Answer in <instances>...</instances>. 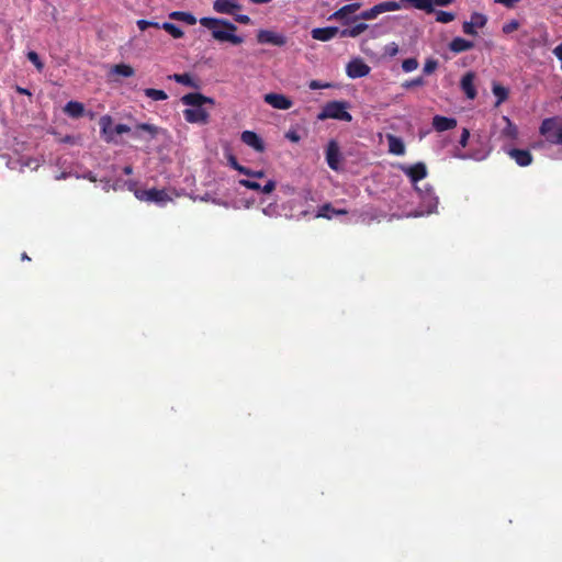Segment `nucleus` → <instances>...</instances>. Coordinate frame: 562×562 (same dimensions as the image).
Returning <instances> with one entry per match:
<instances>
[{
    "mask_svg": "<svg viewBox=\"0 0 562 562\" xmlns=\"http://www.w3.org/2000/svg\"><path fill=\"white\" fill-rule=\"evenodd\" d=\"M408 7H414L415 9L424 10L427 13L435 12L434 7H431V0L384 1L373 5L368 10L360 12L352 20H373L382 13L407 9Z\"/></svg>",
    "mask_w": 562,
    "mask_h": 562,
    "instance_id": "f257e3e1",
    "label": "nucleus"
},
{
    "mask_svg": "<svg viewBox=\"0 0 562 562\" xmlns=\"http://www.w3.org/2000/svg\"><path fill=\"white\" fill-rule=\"evenodd\" d=\"M181 102L188 108L183 110L184 120L188 123L192 124H206L209 122V112L203 109V104L209 103L214 105V100L212 98L205 97L200 92H191L187 93L181 98Z\"/></svg>",
    "mask_w": 562,
    "mask_h": 562,
    "instance_id": "f03ea898",
    "label": "nucleus"
},
{
    "mask_svg": "<svg viewBox=\"0 0 562 562\" xmlns=\"http://www.w3.org/2000/svg\"><path fill=\"white\" fill-rule=\"evenodd\" d=\"M200 24L212 31L214 40L220 42H228L233 45H239L244 42L241 36L235 34L237 26L228 20L217 18H201Z\"/></svg>",
    "mask_w": 562,
    "mask_h": 562,
    "instance_id": "7ed1b4c3",
    "label": "nucleus"
},
{
    "mask_svg": "<svg viewBox=\"0 0 562 562\" xmlns=\"http://www.w3.org/2000/svg\"><path fill=\"white\" fill-rule=\"evenodd\" d=\"M539 134L546 144L562 146V116L544 119L540 124Z\"/></svg>",
    "mask_w": 562,
    "mask_h": 562,
    "instance_id": "20e7f679",
    "label": "nucleus"
},
{
    "mask_svg": "<svg viewBox=\"0 0 562 562\" xmlns=\"http://www.w3.org/2000/svg\"><path fill=\"white\" fill-rule=\"evenodd\" d=\"M348 108L349 104L346 101H329L323 106L322 111L317 115V119L319 121L334 119L345 122H351L352 116L347 111Z\"/></svg>",
    "mask_w": 562,
    "mask_h": 562,
    "instance_id": "39448f33",
    "label": "nucleus"
},
{
    "mask_svg": "<svg viewBox=\"0 0 562 562\" xmlns=\"http://www.w3.org/2000/svg\"><path fill=\"white\" fill-rule=\"evenodd\" d=\"M134 194L140 201L153 202L160 205H164L171 200L164 189L159 190L153 188L148 190H136Z\"/></svg>",
    "mask_w": 562,
    "mask_h": 562,
    "instance_id": "423d86ee",
    "label": "nucleus"
},
{
    "mask_svg": "<svg viewBox=\"0 0 562 562\" xmlns=\"http://www.w3.org/2000/svg\"><path fill=\"white\" fill-rule=\"evenodd\" d=\"M325 158L331 170L338 171L341 168L342 154L337 140L330 139L327 144Z\"/></svg>",
    "mask_w": 562,
    "mask_h": 562,
    "instance_id": "0eeeda50",
    "label": "nucleus"
},
{
    "mask_svg": "<svg viewBox=\"0 0 562 562\" xmlns=\"http://www.w3.org/2000/svg\"><path fill=\"white\" fill-rule=\"evenodd\" d=\"M400 169L414 186H416L418 181L425 179L428 175L427 167L422 161L411 166L400 165Z\"/></svg>",
    "mask_w": 562,
    "mask_h": 562,
    "instance_id": "6e6552de",
    "label": "nucleus"
},
{
    "mask_svg": "<svg viewBox=\"0 0 562 562\" xmlns=\"http://www.w3.org/2000/svg\"><path fill=\"white\" fill-rule=\"evenodd\" d=\"M257 41L260 44H270L273 46H284L288 42L283 34L269 30H260L257 34Z\"/></svg>",
    "mask_w": 562,
    "mask_h": 562,
    "instance_id": "1a4fd4ad",
    "label": "nucleus"
},
{
    "mask_svg": "<svg viewBox=\"0 0 562 562\" xmlns=\"http://www.w3.org/2000/svg\"><path fill=\"white\" fill-rule=\"evenodd\" d=\"M370 70L371 68L360 58L352 59L346 67L347 76L352 79L366 77Z\"/></svg>",
    "mask_w": 562,
    "mask_h": 562,
    "instance_id": "9d476101",
    "label": "nucleus"
},
{
    "mask_svg": "<svg viewBox=\"0 0 562 562\" xmlns=\"http://www.w3.org/2000/svg\"><path fill=\"white\" fill-rule=\"evenodd\" d=\"M241 9V4L236 0H215L213 2V10L221 14L235 15V13Z\"/></svg>",
    "mask_w": 562,
    "mask_h": 562,
    "instance_id": "9b49d317",
    "label": "nucleus"
},
{
    "mask_svg": "<svg viewBox=\"0 0 562 562\" xmlns=\"http://www.w3.org/2000/svg\"><path fill=\"white\" fill-rule=\"evenodd\" d=\"M360 8H361L360 2H353V3L346 4V5L341 7L340 9H338L337 11H335L329 16V20L341 21L342 24H349L351 21V19H349V14L355 13Z\"/></svg>",
    "mask_w": 562,
    "mask_h": 562,
    "instance_id": "f8f14e48",
    "label": "nucleus"
},
{
    "mask_svg": "<svg viewBox=\"0 0 562 562\" xmlns=\"http://www.w3.org/2000/svg\"><path fill=\"white\" fill-rule=\"evenodd\" d=\"M266 103L278 110H289L293 102L284 94L280 93H267L263 97Z\"/></svg>",
    "mask_w": 562,
    "mask_h": 562,
    "instance_id": "ddd939ff",
    "label": "nucleus"
},
{
    "mask_svg": "<svg viewBox=\"0 0 562 562\" xmlns=\"http://www.w3.org/2000/svg\"><path fill=\"white\" fill-rule=\"evenodd\" d=\"M240 139L247 146L254 148L258 153L265 151V143L259 135L252 131H244Z\"/></svg>",
    "mask_w": 562,
    "mask_h": 562,
    "instance_id": "4468645a",
    "label": "nucleus"
},
{
    "mask_svg": "<svg viewBox=\"0 0 562 562\" xmlns=\"http://www.w3.org/2000/svg\"><path fill=\"white\" fill-rule=\"evenodd\" d=\"M337 34L340 35V30L337 26L316 27L311 32L312 38L321 42L330 41Z\"/></svg>",
    "mask_w": 562,
    "mask_h": 562,
    "instance_id": "2eb2a0df",
    "label": "nucleus"
},
{
    "mask_svg": "<svg viewBox=\"0 0 562 562\" xmlns=\"http://www.w3.org/2000/svg\"><path fill=\"white\" fill-rule=\"evenodd\" d=\"M508 155L520 167H527L532 162V155L527 149L512 148Z\"/></svg>",
    "mask_w": 562,
    "mask_h": 562,
    "instance_id": "dca6fc26",
    "label": "nucleus"
},
{
    "mask_svg": "<svg viewBox=\"0 0 562 562\" xmlns=\"http://www.w3.org/2000/svg\"><path fill=\"white\" fill-rule=\"evenodd\" d=\"M100 127H101V134L103 136V139L106 142V143H113L115 142L114 140V127L112 126L113 125V121H112V117L109 116V115H104L100 119Z\"/></svg>",
    "mask_w": 562,
    "mask_h": 562,
    "instance_id": "f3484780",
    "label": "nucleus"
},
{
    "mask_svg": "<svg viewBox=\"0 0 562 562\" xmlns=\"http://www.w3.org/2000/svg\"><path fill=\"white\" fill-rule=\"evenodd\" d=\"M457 126V120L453 117H446L441 115H435L432 119V127L437 132H445L452 130Z\"/></svg>",
    "mask_w": 562,
    "mask_h": 562,
    "instance_id": "a211bd4d",
    "label": "nucleus"
},
{
    "mask_svg": "<svg viewBox=\"0 0 562 562\" xmlns=\"http://www.w3.org/2000/svg\"><path fill=\"white\" fill-rule=\"evenodd\" d=\"M449 49L454 54H460L470 50L474 47V42L465 40L463 37H454L449 43Z\"/></svg>",
    "mask_w": 562,
    "mask_h": 562,
    "instance_id": "6ab92c4d",
    "label": "nucleus"
},
{
    "mask_svg": "<svg viewBox=\"0 0 562 562\" xmlns=\"http://www.w3.org/2000/svg\"><path fill=\"white\" fill-rule=\"evenodd\" d=\"M461 89L465 93V95L473 100L476 97V90L474 87V74L467 72L461 79Z\"/></svg>",
    "mask_w": 562,
    "mask_h": 562,
    "instance_id": "aec40b11",
    "label": "nucleus"
},
{
    "mask_svg": "<svg viewBox=\"0 0 562 562\" xmlns=\"http://www.w3.org/2000/svg\"><path fill=\"white\" fill-rule=\"evenodd\" d=\"M389 151L396 156H403L405 154V144L402 138L387 134L386 136Z\"/></svg>",
    "mask_w": 562,
    "mask_h": 562,
    "instance_id": "412c9836",
    "label": "nucleus"
},
{
    "mask_svg": "<svg viewBox=\"0 0 562 562\" xmlns=\"http://www.w3.org/2000/svg\"><path fill=\"white\" fill-rule=\"evenodd\" d=\"M64 112L72 119H79L85 114V105L78 101H69L66 103Z\"/></svg>",
    "mask_w": 562,
    "mask_h": 562,
    "instance_id": "4be33fe9",
    "label": "nucleus"
},
{
    "mask_svg": "<svg viewBox=\"0 0 562 562\" xmlns=\"http://www.w3.org/2000/svg\"><path fill=\"white\" fill-rule=\"evenodd\" d=\"M345 214H347L346 210H336L331 206L330 203H325L318 209L316 217H324V218L330 220L333 217V215H345Z\"/></svg>",
    "mask_w": 562,
    "mask_h": 562,
    "instance_id": "5701e85b",
    "label": "nucleus"
},
{
    "mask_svg": "<svg viewBox=\"0 0 562 562\" xmlns=\"http://www.w3.org/2000/svg\"><path fill=\"white\" fill-rule=\"evenodd\" d=\"M369 29L367 23H357L349 29H344L340 31L341 37H357Z\"/></svg>",
    "mask_w": 562,
    "mask_h": 562,
    "instance_id": "b1692460",
    "label": "nucleus"
},
{
    "mask_svg": "<svg viewBox=\"0 0 562 562\" xmlns=\"http://www.w3.org/2000/svg\"><path fill=\"white\" fill-rule=\"evenodd\" d=\"M169 18L171 20H177V21L184 22V23H187L189 25H194L196 23V18L192 13H190V12L172 11L169 14Z\"/></svg>",
    "mask_w": 562,
    "mask_h": 562,
    "instance_id": "393cba45",
    "label": "nucleus"
},
{
    "mask_svg": "<svg viewBox=\"0 0 562 562\" xmlns=\"http://www.w3.org/2000/svg\"><path fill=\"white\" fill-rule=\"evenodd\" d=\"M492 91H493V94L496 97V105H499L502 104L503 102H505L508 98V89L497 82H493V86H492Z\"/></svg>",
    "mask_w": 562,
    "mask_h": 562,
    "instance_id": "a878e982",
    "label": "nucleus"
},
{
    "mask_svg": "<svg viewBox=\"0 0 562 562\" xmlns=\"http://www.w3.org/2000/svg\"><path fill=\"white\" fill-rule=\"evenodd\" d=\"M144 94L154 101H164L168 98V94L164 90L146 88Z\"/></svg>",
    "mask_w": 562,
    "mask_h": 562,
    "instance_id": "bb28decb",
    "label": "nucleus"
},
{
    "mask_svg": "<svg viewBox=\"0 0 562 562\" xmlns=\"http://www.w3.org/2000/svg\"><path fill=\"white\" fill-rule=\"evenodd\" d=\"M160 27L168 32L173 38H181L184 35L179 26L170 22H164Z\"/></svg>",
    "mask_w": 562,
    "mask_h": 562,
    "instance_id": "cd10ccee",
    "label": "nucleus"
},
{
    "mask_svg": "<svg viewBox=\"0 0 562 562\" xmlns=\"http://www.w3.org/2000/svg\"><path fill=\"white\" fill-rule=\"evenodd\" d=\"M112 72L123 77H132L135 74L134 68L126 64L114 65L112 68Z\"/></svg>",
    "mask_w": 562,
    "mask_h": 562,
    "instance_id": "c85d7f7f",
    "label": "nucleus"
},
{
    "mask_svg": "<svg viewBox=\"0 0 562 562\" xmlns=\"http://www.w3.org/2000/svg\"><path fill=\"white\" fill-rule=\"evenodd\" d=\"M471 23H473V25L475 27H479V29H482L486 25L487 23V18L486 15H484L483 13H479V12H473L471 14V20H470Z\"/></svg>",
    "mask_w": 562,
    "mask_h": 562,
    "instance_id": "c756f323",
    "label": "nucleus"
},
{
    "mask_svg": "<svg viewBox=\"0 0 562 562\" xmlns=\"http://www.w3.org/2000/svg\"><path fill=\"white\" fill-rule=\"evenodd\" d=\"M170 78L173 79L176 82L184 86H194L193 80L189 74H175Z\"/></svg>",
    "mask_w": 562,
    "mask_h": 562,
    "instance_id": "7c9ffc66",
    "label": "nucleus"
},
{
    "mask_svg": "<svg viewBox=\"0 0 562 562\" xmlns=\"http://www.w3.org/2000/svg\"><path fill=\"white\" fill-rule=\"evenodd\" d=\"M26 56H27V59L36 67V69L40 72L44 69V63L41 60V58L36 52L30 50Z\"/></svg>",
    "mask_w": 562,
    "mask_h": 562,
    "instance_id": "2f4dec72",
    "label": "nucleus"
},
{
    "mask_svg": "<svg viewBox=\"0 0 562 562\" xmlns=\"http://www.w3.org/2000/svg\"><path fill=\"white\" fill-rule=\"evenodd\" d=\"M456 15L451 12L447 11H437L436 12V21L440 23H449L453 21Z\"/></svg>",
    "mask_w": 562,
    "mask_h": 562,
    "instance_id": "473e14b6",
    "label": "nucleus"
},
{
    "mask_svg": "<svg viewBox=\"0 0 562 562\" xmlns=\"http://www.w3.org/2000/svg\"><path fill=\"white\" fill-rule=\"evenodd\" d=\"M418 67V60L416 58H407L404 59L402 63V69L405 72H411L417 69Z\"/></svg>",
    "mask_w": 562,
    "mask_h": 562,
    "instance_id": "72a5a7b5",
    "label": "nucleus"
},
{
    "mask_svg": "<svg viewBox=\"0 0 562 562\" xmlns=\"http://www.w3.org/2000/svg\"><path fill=\"white\" fill-rule=\"evenodd\" d=\"M425 85V80L423 77H417V78H414V79H411V80H406L402 83V87L404 89H412V88H415V87H422Z\"/></svg>",
    "mask_w": 562,
    "mask_h": 562,
    "instance_id": "f704fd0d",
    "label": "nucleus"
},
{
    "mask_svg": "<svg viewBox=\"0 0 562 562\" xmlns=\"http://www.w3.org/2000/svg\"><path fill=\"white\" fill-rule=\"evenodd\" d=\"M520 26V23L517 20H510L509 22L505 23L502 27V31L504 34H510L515 31H517Z\"/></svg>",
    "mask_w": 562,
    "mask_h": 562,
    "instance_id": "c9c22d12",
    "label": "nucleus"
},
{
    "mask_svg": "<svg viewBox=\"0 0 562 562\" xmlns=\"http://www.w3.org/2000/svg\"><path fill=\"white\" fill-rule=\"evenodd\" d=\"M136 24H137V26H138V29L140 31H145L148 27L160 29V24L159 23L147 21V20H138Z\"/></svg>",
    "mask_w": 562,
    "mask_h": 562,
    "instance_id": "e433bc0d",
    "label": "nucleus"
},
{
    "mask_svg": "<svg viewBox=\"0 0 562 562\" xmlns=\"http://www.w3.org/2000/svg\"><path fill=\"white\" fill-rule=\"evenodd\" d=\"M228 162H229V166L233 169L237 170L239 173H248L247 172V167L241 166L240 164H238L237 159L233 155L229 156Z\"/></svg>",
    "mask_w": 562,
    "mask_h": 562,
    "instance_id": "4c0bfd02",
    "label": "nucleus"
},
{
    "mask_svg": "<svg viewBox=\"0 0 562 562\" xmlns=\"http://www.w3.org/2000/svg\"><path fill=\"white\" fill-rule=\"evenodd\" d=\"M239 184L247 189L255 190V191H260V189H261L260 183L252 181V180H248V179H240Z\"/></svg>",
    "mask_w": 562,
    "mask_h": 562,
    "instance_id": "58836bf2",
    "label": "nucleus"
},
{
    "mask_svg": "<svg viewBox=\"0 0 562 562\" xmlns=\"http://www.w3.org/2000/svg\"><path fill=\"white\" fill-rule=\"evenodd\" d=\"M137 130L148 132L153 137L157 135L158 128L155 125L148 123H140L137 125Z\"/></svg>",
    "mask_w": 562,
    "mask_h": 562,
    "instance_id": "ea45409f",
    "label": "nucleus"
},
{
    "mask_svg": "<svg viewBox=\"0 0 562 562\" xmlns=\"http://www.w3.org/2000/svg\"><path fill=\"white\" fill-rule=\"evenodd\" d=\"M462 31L467 35L476 36L477 32L475 30V26L470 21H465L462 24Z\"/></svg>",
    "mask_w": 562,
    "mask_h": 562,
    "instance_id": "a19ab883",
    "label": "nucleus"
},
{
    "mask_svg": "<svg viewBox=\"0 0 562 562\" xmlns=\"http://www.w3.org/2000/svg\"><path fill=\"white\" fill-rule=\"evenodd\" d=\"M438 63L435 59H428L424 65V74L430 75L437 69Z\"/></svg>",
    "mask_w": 562,
    "mask_h": 562,
    "instance_id": "79ce46f5",
    "label": "nucleus"
},
{
    "mask_svg": "<svg viewBox=\"0 0 562 562\" xmlns=\"http://www.w3.org/2000/svg\"><path fill=\"white\" fill-rule=\"evenodd\" d=\"M398 53V45L396 43H390L384 47V54L393 57Z\"/></svg>",
    "mask_w": 562,
    "mask_h": 562,
    "instance_id": "37998d69",
    "label": "nucleus"
},
{
    "mask_svg": "<svg viewBox=\"0 0 562 562\" xmlns=\"http://www.w3.org/2000/svg\"><path fill=\"white\" fill-rule=\"evenodd\" d=\"M234 20L240 24H250L251 23V20L248 15L246 14H237V12L235 13L234 15Z\"/></svg>",
    "mask_w": 562,
    "mask_h": 562,
    "instance_id": "c03bdc74",
    "label": "nucleus"
},
{
    "mask_svg": "<svg viewBox=\"0 0 562 562\" xmlns=\"http://www.w3.org/2000/svg\"><path fill=\"white\" fill-rule=\"evenodd\" d=\"M469 137H470V131L468 128H463L462 130V134H461L460 139H459V144L462 147H467L468 142H469Z\"/></svg>",
    "mask_w": 562,
    "mask_h": 562,
    "instance_id": "a18cd8bd",
    "label": "nucleus"
},
{
    "mask_svg": "<svg viewBox=\"0 0 562 562\" xmlns=\"http://www.w3.org/2000/svg\"><path fill=\"white\" fill-rule=\"evenodd\" d=\"M276 189V182L273 180H269L263 187H261L260 192L262 193H271Z\"/></svg>",
    "mask_w": 562,
    "mask_h": 562,
    "instance_id": "49530a36",
    "label": "nucleus"
},
{
    "mask_svg": "<svg viewBox=\"0 0 562 562\" xmlns=\"http://www.w3.org/2000/svg\"><path fill=\"white\" fill-rule=\"evenodd\" d=\"M308 87L310 89L312 90H317V89H324V88H328L329 85L328 83H322L321 81L318 80H312L310 83H308Z\"/></svg>",
    "mask_w": 562,
    "mask_h": 562,
    "instance_id": "de8ad7c7",
    "label": "nucleus"
},
{
    "mask_svg": "<svg viewBox=\"0 0 562 562\" xmlns=\"http://www.w3.org/2000/svg\"><path fill=\"white\" fill-rule=\"evenodd\" d=\"M131 131V127L126 124H116L114 126V132L115 134H124V133H128Z\"/></svg>",
    "mask_w": 562,
    "mask_h": 562,
    "instance_id": "09e8293b",
    "label": "nucleus"
},
{
    "mask_svg": "<svg viewBox=\"0 0 562 562\" xmlns=\"http://www.w3.org/2000/svg\"><path fill=\"white\" fill-rule=\"evenodd\" d=\"M247 172L248 173H244V175L248 176V177H254V178H262V177H265V171L263 170L254 171V170L247 168Z\"/></svg>",
    "mask_w": 562,
    "mask_h": 562,
    "instance_id": "8fccbe9b",
    "label": "nucleus"
},
{
    "mask_svg": "<svg viewBox=\"0 0 562 562\" xmlns=\"http://www.w3.org/2000/svg\"><path fill=\"white\" fill-rule=\"evenodd\" d=\"M520 0H494L495 3L504 4L507 8H513Z\"/></svg>",
    "mask_w": 562,
    "mask_h": 562,
    "instance_id": "3c124183",
    "label": "nucleus"
},
{
    "mask_svg": "<svg viewBox=\"0 0 562 562\" xmlns=\"http://www.w3.org/2000/svg\"><path fill=\"white\" fill-rule=\"evenodd\" d=\"M553 54L561 61V69H562V44L558 45L553 49Z\"/></svg>",
    "mask_w": 562,
    "mask_h": 562,
    "instance_id": "603ef678",
    "label": "nucleus"
},
{
    "mask_svg": "<svg viewBox=\"0 0 562 562\" xmlns=\"http://www.w3.org/2000/svg\"><path fill=\"white\" fill-rule=\"evenodd\" d=\"M453 1L454 0H431V5L435 3L437 5L445 7L452 3Z\"/></svg>",
    "mask_w": 562,
    "mask_h": 562,
    "instance_id": "864d4df0",
    "label": "nucleus"
},
{
    "mask_svg": "<svg viewBox=\"0 0 562 562\" xmlns=\"http://www.w3.org/2000/svg\"><path fill=\"white\" fill-rule=\"evenodd\" d=\"M286 138L294 143L300 140V136L295 132H289Z\"/></svg>",
    "mask_w": 562,
    "mask_h": 562,
    "instance_id": "5fc2aeb1",
    "label": "nucleus"
},
{
    "mask_svg": "<svg viewBox=\"0 0 562 562\" xmlns=\"http://www.w3.org/2000/svg\"><path fill=\"white\" fill-rule=\"evenodd\" d=\"M250 1L256 4H266V3L271 2L272 0H250Z\"/></svg>",
    "mask_w": 562,
    "mask_h": 562,
    "instance_id": "6e6d98bb",
    "label": "nucleus"
},
{
    "mask_svg": "<svg viewBox=\"0 0 562 562\" xmlns=\"http://www.w3.org/2000/svg\"><path fill=\"white\" fill-rule=\"evenodd\" d=\"M132 171H133V168H132L131 166H126V167H124V173H125V175H131V173H132Z\"/></svg>",
    "mask_w": 562,
    "mask_h": 562,
    "instance_id": "4d7b16f0",
    "label": "nucleus"
},
{
    "mask_svg": "<svg viewBox=\"0 0 562 562\" xmlns=\"http://www.w3.org/2000/svg\"><path fill=\"white\" fill-rule=\"evenodd\" d=\"M18 91L22 94H31L30 91L27 89H23V88H18Z\"/></svg>",
    "mask_w": 562,
    "mask_h": 562,
    "instance_id": "13d9d810",
    "label": "nucleus"
},
{
    "mask_svg": "<svg viewBox=\"0 0 562 562\" xmlns=\"http://www.w3.org/2000/svg\"><path fill=\"white\" fill-rule=\"evenodd\" d=\"M22 259L23 260H31V258L25 252L22 254Z\"/></svg>",
    "mask_w": 562,
    "mask_h": 562,
    "instance_id": "bf43d9fd",
    "label": "nucleus"
},
{
    "mask_svg": "<svg viewBox=\"0 0 562 562\" xmlns=\"http://www.w3.org/2000/svg\"><path fill=\"white\" fill-rule=\"evenodd\" d=\"M431 199L435 201V205H437L438 199L436 196H431Z\"/></svg>",
    "mask_w": 562,
    "mask_h": 562,
    "instance_id": "052dcab7",
    "label": "nucleus"
}]
</instances>
